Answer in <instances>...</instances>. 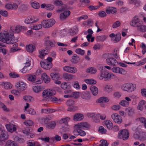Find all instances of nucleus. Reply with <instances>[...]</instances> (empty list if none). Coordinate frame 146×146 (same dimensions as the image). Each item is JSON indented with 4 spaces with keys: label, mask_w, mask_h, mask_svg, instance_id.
<instances>
[{
    "label": "nucleus",
    "mask_w": 146,
    "mask_h": 146,
    "mask_svg": "<svg viewBox=\"0 0 146 146\" xmlns=\"http://www.w3.org/2000/svg\"><path fill=\"white\" fill-rule=\"evenodd\" d=\"M107 36L105 35H103L97 36L96 37V39L97 41L103 42L107 38Z\"/></svg>",
    "instance_id": "a19ab883"
},
{
    "label": "nucleus",
    "mask_w": 146,
    "mask_h": 146,
    "mask_svg": "<svg viewBox=\"0 0 146 146\" xmlns=\"http://www.w3.org/2000/svg\"><path fill=\"white\" fill-rule=\"evenodd\" d=\"M56 111L55 109H43L41 110V112L44 113H50L54 112Z\"/></svg>",
    "instance_id": "79ce46f5"
},
{
    "label": "nucleus",
    "mask_w": 146,
    "mask_h": 146,
    "mask_svg": "<svg viewBox=\"0 0 146 146\" xmlns=\"http://www.w3.org/2000/svg\"><path fill=\"white\" fill-rule=\"evenodd\" d=\"M6 127L7 131L11 133H13L17 130L16 126L12 124H7Z\"/></svg>",
    "instance_id": "5701e85b"
},
{
    "label": "nucleus",
    "mask_w": 146,
    "mask_h": 146,
    "mask_svg": "<svg viewBox=\"0 0 146 146\" xmlns=\"http://www.w3.org/2000/svg\"><path fill=\"white\" fill-rule=\"evenodd\" d=\"M78 32L77 26H75L70 29L69 30V33L70 35L74 36Z\"/></svg>",
    "instance_id": "c756f323"
},
{
    "label": "nucleus",
    "mask_w": 146,
    "mask_h": 146,
    "mask_svg": "<svg viewBox=\"0 0 146 146\" xmlns=\"http://www.w3.org/2000/svg\"><path fill=\"white\" fill-rule=\"evenodd\" d=\"M131 99L130 97L126 96L124 99L121 100L119 103V105L123 107H128L129 106Z\"/></svg>",
    "instance_id": "1a4fd4ad"
},
{
    "label": "nucleus",
    "mask_w": 146,
    "mask_h": 146,
    "mask_svg": "<svg viewBox=\"0 0 146 146\" xmlns=\"http://www.w3.org/2000/svg\"><path fill=\"white\" fill-rule=\"evenodd\" d=\"M106 62L110 66H114L116 65L118 62L117 60L113 58H108L106 60Z\"/></svg>",
    "instance_id": "6ab92c4d"
},
{
    "label": "nucleus",
    "mask_w": 146,
    "mask_h": 146,
    "mask_svg": "<svg viewBox=\"0 0 146 146\" xmlns=\"http://www.w3.org/2000/svg\"><path fill=\"white\" fill-rule=\"evenodd\" d=\"M110 101L109 99L107 97H103L100 98L98 100V103L108 102Z\"/></svg>",
    "instance_id": "09e8293b"
},
{
    "label": "nucleus",
    "mask_w": 146,
    "mask_h": 146,
    "mask_svg": "<svg viewBox=\"0 0 146 146\" xmlns=\"http://www.w3.org/2000/svg\"><path fill=\"white\" fill-rule=\"evenodd\" d=\"M146 62V58H143L141 61L135 62H125L128 64H133L135 66H140L144 64Z\"/></svg>",
    "instance_id": "a878e982"
},
{
    "label": "nucleus",
    "mask_w": 146,
    "mask_h": 146,
    "mask_svg": "<svg viewBox=\"0 0 146 146\" xmlns=\"http://www.w3.org/2000/svg\"><path fill=\"white\" fill-rule=\"evenodd\" d=\"M146 104V101L145 100H142L139 103L137 109L138 110L142 111L143 109L144 106Z\"/></svg>",
    "instance_id": "58836bf2"
},
{
    "label": "nucleus",
    "mask_w": 146,
    "mask_h": 146,
    "mask_svg": "<svg viewBox=\"0 0 146 146\" xmlns=\"http://www.w3.org/2000/svg\"><path fill=\"white\" fill-rule=\"evenodd\" d=\"M9 139V135L7 133L6 131L2 132L0 135V141H4Z\"/></svg>",
    "instance_id": "c85d7f7f"
},
{
    "label": "nucleus",
    "mask_w": 146,
    "mask_h": 146,
    "mask_svg": "<svg viewBox=\"0 0 146 146\" xmlns=\"http://www.w3.org/2000/svg\"><path fill=\"white\" fill-rule=\"evenodd\" d=\"M26 50L30 53H32L36 50L35 46L32 44H30L26 45Z\"/></svg>",
    "instance_id": "393cba45"
},
{
    "label": "nucleus",
    "mask_w": 146,
    "mask_h": 146,
    "mask_svg": "<svg viewBox=\"0 0 146 146\" xmlns=\"http://www.w3.org/2000/svg\"><path fill=\"white\" fill-rule=\"evenodd\" d=\"M0 85L4 86L5 89L8 90L12 88V84L8 82H0Z\"/></svg>",
    "instance_id": "b1692460"
},
{
    "label": "nucleus",
    "mask_w": 146,
    "mask_h": 146,
    "mask_svg": "<svg viewBox=\"0 0 146 146\" xmlns=\"http://www.w3.org/2000/svg\"><path fill=\"white\" fill-rule=\"evenodd\" d=\"M111 117L113 122L117 124H120L123 122L122 117L117 113H113L111 114Z\"/></svg>",
    "instance_id": "6e6552de"
},
{
    "label": "nucleus",
    "mask_w": 146,
    "mask_h": 146,
    "mask_svg": "<svg viewBox=\"0 0 146 146\" xmlns=\"http://www.w3.org/2000/svg\"><path fill=\"white\" fill-rule=\"evenodd\" d=\"M72 85L73 87L77 90H79L80 88V86L77 81H75L73 82Z\"/></svg>",
    "instance_id": "8fccbe9b"
},
{
    "label": "nucleus",
    "mask_w": 146,
    "mask_h": 146,
    "mask_svg": "<svg viewBox=\"0 0 146 146\" xmlns=\"http://www.w3.org/2000/svg\"><path fill=\"white\" fill-rule=\"evenodd\" d=\"M33 66V62L31 58L28 56L26 59L25 66L29 68L28 70H31Z\"/></svg>",
    "instance_id": "dca6fc26"
},
{
    "label": "nucleus",
    "mask_w": 146,
    "mask_h": 146,
    "mask_svg": "<svg viewBox=\"0 0 146 146\" xmlns=\"http://www.w3.org/2000/svg\"><path fill=\"white\" fill-rule=\"evenodd\" d=\"M104 125H105L109 130H111L113 127V123L109 120H106L103 122Z\"/></svg>",
    "instance_id": "cd10ccee"
},
{
    "label": "nucleus",
    "mask_w": 146,
    "mask_h": 146,
    "mask_svg": "<svg viewBox=\"0 0 146 146\" xmlns=\"http://www.w3.org/2000/svg\"><path fill=\"white\" fill-rule=\"evenodd\" d=\"M113 96L114 98L119 99L121 97L122 94L119 91H116L113 93Z\"/></svg>",
    "instance_id": "4d7b16f0"
},
{
    "label": "nucleus",
    "mask_w": 146,
    "mask_h": 146,
    "mask_svg": "<svg viewBox=\"0 0 146 146\" xmlns=\"http://www.w3.org/2000/svg\"><path fill=\"white\" fill-rule=\"evenodd\" d=\"M106 12L107 14H115L117 12L116 8L112 6H108L106 8Z\"/></svg>",
    "instance_id": "aec40b11"
},
{
    "label": "nucleus",
    "mask_w": 146,
    "mask_h": 146,
    "mask_svg": "<svg viewBox=\"0 0 146 146\" xmlns=\"http://www.w3.org/2000/svg\"><path fill=\"white\" fill-rule=\"evenodd\" d=\"M84 118V116L82 114L77 113L73 116V119L75 121H80L82 120Z\"/></svg>",
    "instance_id": "4be33fe9"
},
{
    "label": "nucleus",
    "mask_w": 146,
    "mask_h": 146,
    "mask_svg": "<svg viewBox=\"0 0 146 146\" xmlns=\"http://www.w3.org/2000/svg\"><path fill=\"white\" fill-rule=\"evenodd\" d=\"M50 76L52 79L54 80L60 79V74L56 73H51L50 74Z\"/></svg>",
    "instance_id": "ea45409f"
},
{
    "label": "nucleus",
    "mask_w": 146,
    "mask_h": 146,
    "mask_svg": "<svg viewBox=\"0 0 146 146\" xmlns=\"http://www.w3.org/2000/svg\"><path fill=\"white\" fill-rule=\"evenodd\" d=\"M25 29L26 28L25 27L17 25L11 27V31H12L13 33H19L22 30H25Z\"/></svg>",
    "instance_id": "9d476101"
},
{
    "label": "nucleus",
    "mask_w": 146,
    "mask_h": 146,
    "mask_svg": "<svg viewBox=\"0 0 146 146\" xmlns=\"http://www.w3.org/2000/svg\"><path fill=\"white\" fill-rule=\"evenodd\" d=\"M70 120V118L69 117H66L65 118H62L58 121V123L60 124H66Z\"/></svg>",
    "instance_id": "864d4df0"
},
{
    "label": "nucleus",
    "mask_w": 146,
    "mask_h": 146,
    "mask_svg": "<svg viewBox=\"0 0 146 146\" xmlns=\"http://www.w3.org/2000/svg\"><path fill=\"white\" fill-rule=\"evenodd\" d=\"M0 41L7 44H13L17 42L18 40L15 38L12 31L5 29L0 33Z\"/></svg>",
    "instance_id": "f257e3e1"
},
{
    "label": "nucleus",
    "mask_w": 146,
    "mask_h": 146,
    "mask_svg": "<svg viewBox=\"0 0 146 146\" xmlns=\"http://www.w3.org/2000/svg\"><path fill=\"white\" fill-rule=\"evenodd\" d=\"M107 72L105 71H101L98 76V78L100 80H102L104 79L106 80V77Z\"/></svg>",
    "instance_id": "f704fd0d"
},
{
    "label": "nucleus",
    "mask_w": 146,
    "mask_h": 146,
    "mask_svg": "<svg viewBox=\"0 0 146 146\" xmlns=\"http://www.w3.org/2000/svg\"><path fill=\"white\" fill-rule=\"evenodd\" d=\"M143 21L137 16H135L130 23V25L141 32H146V25H143Z\"/></svg>",
    "instance_id": "f03ea898"
},
{
    "label": "nucleus",
    "mask_w": 146,
    "mask_h": 146,
    "mask_svg": "<svg viewBox=\"0 0 146 146\" xmlns=\"http://www.w3.org/2000/svg\"><path fill=\"white\" fill-rule=\"evenodd\" d=\"M76 131L78 133L77 134L74 133L76 131H74L73 132V133L75 135H80L81 136H84L86 135V133L85 132L82 130H77Z\"/></svg>",
    "instance_id": "49530a36"
},
{
    "label": "nucleus",
    "mask_w": 146,
    "mask_h": 146,
    "mask_svg": "<svg viewBox=\"0 0 146 146\" xmlns=\"http://www.w3.org/2000/svg\"><path fill=\"white\" fill-rule=\"evenodd\" d=\"M121 90L124 92L128 93L132 92L136 88L135 84L131 83H127L122 85L121 87Z\"/></svg>",
    "instance_id": "7ed1b4c3"
},
{
    "label": "nucleus",
    "mask_w": 146,
    "mask_h": 146,
    "mask_svg": "<svg viewBox=\"0 0 146 146\" xmlns=\"http://www.w3.org/2000/svg\"><path fill=\"white\" fill-rule=\"evenodd\" d=\"M80 58L76 54L74 55L72 57L71 61L74 63H77L79 60Z\"/></svg>",
    "instance_id": "603ef678"
},
{
    "label": "nucleus",
    "mask_w": 146,
    "mask_h": 146,
    "mask_svg": "<svg viewBox=\"0 0 146 146\" xmlns=\"http://www.w3.org/2000/svg\"><path fill=\"white\" fill-rule=\"evenodd\" d=\"M121 38V35L120 33H118L116 35L115 38L113 41L114 43L117 42L119 41Z\"/></svg>",
    "instance_id": "680f3d73"
},
{
    "label": "nucleus",
    "mask_w": 146,
    "mask_h": 146,
    "mask_svg": "<svg viewBox=\"0 0 146 146\" xmlns=\"http://www.w3.org/2000/svg\"><path fill=\"white\" fill-rule=\"evenodd\" d=\"M30 104L26 103V106H24V111L26 113L31 115H35L36 114V111L32 108H29Z\"/></svg>",
    "instance_id": "ddd939ff"
},
{
    "label": "nucleus",
    "mask_w": 146,
    "mask_h": 146,
    "mask_svg": "<svg viewBox=\"0 0 146 146\" xmlns=\"http://www.w3.org/2000/svg\"><path fill=\"white\" fill-rule=\"evenodd\" d=\"M112 72L116 74H119L122 75H125L126 74L125 70L122 68L117 66H114L111 68Z\"/></svg>",
    "instance_id": "9b49d317"
},
{
    "label": "nucleus",
    "mask_w": 146,
    "mask_h": 146,
    "mask_svg": "<svg viewBox=\"0 0 146 146\" xmlns=\"http://www.w3.org/2000/svg\"><path fill=\"white\" fill-rule=\"evenodd\" d=\"M97 72V69L94 67L88 68L86 70V73L91 74H96Z\"/></svg>",
    "instance_id": "473e14b6"
},
{
    "label": "nucleus",
    "mask_w": 146,
    "mask_h": 146,
    "mask_svg": "<svg viewBox=\"0 0 146 146\" xmlns=\"http://www.w3.org/2000/svg\"><path fill=\"white\" fill-rule=\"evenodd\" d=\"M42 26V24H34L33 25L32 29L35 30H38L41 29Z\"/></svg>",
    "instance_id": "5fc2aeb1"
},
{
    "label": "nucleus",
    "mask_w": 146,
    "mask_h": 146,
    "mask_svg": "<svg viewBox=\"0 0 146 146\" xmlns=\"http://www.w3.org/2000/svg\"><path fill=\"white\" fill-rule=\"evenodd\" d=\"M33 91L36 93H38L42 90L41 87L39 86H34L32 87Z\"/></svg>",
    "instance_id": "3c124183"
},
{
    "label": "nucleus",
    "mask_w": 146,
    "mask_h": 146,
    "mask_svg": "<svg viewBox=\"0 0 146 146\" xmlns=\"http://www.w3.org/2000/svg\"><path fill=\"white\" fill-rule=\"evenodd\" d=\"M22 132L25 136L28 137L33 138L35 136L34 131L32 129L27 128L23 129L22 130Z\"/></svg>",
    "instance_id": "f8f14e48"
},
{
    "label": "nucleus",
    "mask_w": 146,
    "mask_h": 146,
    "mask_svg": "<svg viewBox=\"0 0 146 146\" xmlns=\"http://www.w3.org/2000/svg\"><path fill=\"white\" fill-rule=\"evenodd\" d=\"M41 78L46 84L49 83L51 81V79L46 73H44L41 75Z\"/></svg>",
    "instance_id": "bb28decb"
},
{
    "label": "nucleus",
    "mask_w": 146,
    "mask_h": 146,
    "mask_svg": "<svg viewBox=\"0 0 146 146\" xmlns=\"http://www.w3.org/2000/svg\"><path fill=\"white\" fill-rule=\"evenodd\" d=\"M63 69L64 71L72 74L76 73L77 72V69L74 67L65 66L63 67Z\"/></svg>",
    "instance_id": "2eb2a0df"
},
{
    "label": "nucleus",
    "mask_w": 146,
    "mask_h": 146,
    "mask_svg": "<svg viewBox=\"0 0 146 146\" xmlns=\"http://www.w3.org/2000/svg\"><path fill=\"white\" fill-rule=\"evenodd\" d=\"M31 7L35 9H38L40 7L39 3L35 1H31Z\"/></svg>",
    "instance_id": "4c0bfd02"
},
{
    "label": "nucleus",
    "mask_w": 146,
    "mask_h": 146,
    "mask_svg": "<svg viewBox=\"0 0 146 146\" xmlns=\"http://www.w3.org/2000/svg\"><path fill=\"white\" fill-rule=\"evenodd\" d=\"M63 78L66 80L70 81L73 79L75 76L67 73H65L63 74Z\"/></svg>",
    "instance_id": "2f4dec72"
},
{
    "label": "nucleus",
    "mask_w": 146,
    "mask_h": 146,
    "mask_svg": "<svg viewBox=\"0 0 146 146\" xmlns=\"http://www.w3.org/2000/svg\"><path fill=\"white\" fill-rule=\"evenodd\" d=\"M75 52L77 54L81 56L84 55L85 52L84 50H82L80 48H77L75 50Z\"/></svg>",
    "instance_id": "6e6d98bb"
},
{
    "label": "nucleus",
    "mask_w": 146,
    "mask_h": 146,
    "mask_svg": "<svg viewBox=\"0 0 146 146\" xmlns=\"http://www.w3.org/2000/svg\"><path fill=\"white\" fill-rule=\"evenodd\" d=\"M39 20V18L33 15H29L24 20V22L26 24L31 25L38 22Z\"/></svg>",
    "instance_id": "39448f33"
},
{
    "label": "nucleus",
    "mask_w": 146,
    "mask_h": 146,
    "mask_svg": "<svg viewBox=\"0 0 146 146\" xmlns=\"http://www.w3.org/2000/svg\"><path fill=\"white\" fill-rule=\"evenodd\" d=\"M119 137L122 138L124 140H127L129 137V134L128 131L126 129L120 130L119 133Z\"/></svg>",
    "instance_id": "4468645a"
},
{
    "label": "nucleus",
    "mask_w": 146,
    "mask_h": 146,
    "mask_svg": "<svg viewBox=\"0 0 146 146\" xmlns=\"http://www.w3.org/2000/svg\"><path fill=\"white\" fill-rule=\"evenodd\" d=\"M113 86L110 84H106L103 86L104 91L106 92L109 93L113 91Z\"/></svg>",
    "instance_id": "a211bd4d"
},
{
    "label": "nucleus",
    "mask_w": 146,
    "mask_h": 146,
    "mask_svg": "<svg viewBox=\"0 0 146 146\" xmlns=\"http://www.w3.org/2000/svg\"><path fill=\"white\" fill-rule=\"evenodd\" d=\"M138 138L141 141H144L146 140V132H142L139 135Z\"/></svg>",
    "instance_id": "72a5a7b5"
},
{
    "label": "nucleus",
    "mask_w": 146,
    "mask_h": 146,
    "mask_svg": "<svg viewBox=\"0 0 146 146\" xmlns=\"http://www.w3.org/2000/svg\"><path fill=\"white\" fill-rule=\"evenodd\" d=\"M70 12L68 10H66L60 15V19L62 20H66L70 15Z\"/></svg>",
    "instance_id": "412c9836"
},
{
    "label": "nucleus",
    "mask_w": 146,
    "mask_h": 146,
    "mask_svg": "<svg viewBox=\"0 0 146 146\" xmlns=\"http://www.w3.org/2000/svg\"><path fill=\"white\" fill-rule=\"evenodd\" d=\"M15 86L16 88L19 90L21 92L25 91L27 88L26 84L22 81H19L17 82Z\"/></svg>",
    "instance_id": "423d86ee"
},
{
    "label": "nucleus",
    "mask_w": 146,
    "mask_h": 146,
    "mask_svg": "<svg viewBox=\"0 0 146 146\" xmlns=\"http://www.w3.org/2000/svg\"><path fill=\"white\" fill-rule=\"evenodd\" d=\"M56 94L55 91L52 89H47L44 90L42 93V96L45 100H49V99Z\"/></svg>",
    "instance_id": "20e7f679"
},
{
    "label": "nucleus",
    "mask_w": 146,
    "mask_h": 146,
    "mask_svg": "<svg viewBox=\"0 0 146 146\" xmlns=\"http://www.w3.org/2000/svg\"><path fill=\"white\" fill-rule=\"evenodd\" d=\"M81 123L82 129H88L90 127V124L87 122H81Z\"/></svg>",
    "instance_id": "0e129e2a"
},
{
    "label": "nucleus",
    "mask_w": 146,
    "mask_h": 146,
    "mask_svg": "<svg viewBox=\"0 0 146 146\" xmlns=\"http://www.w3.org/2000/svg\"><path fill=\"white\" fill-rule=\"evenodd\" d=\"M45 50H41L39 51V56L41 58H43L44 56L47 54L45 52Z\"/></svg>",
    "instance_id": "338daca9"
},
{
    "label": "nucleus",
    "mask_w": 146,
    "mask_h": 146,
    "mask_svg": "<svg viewBox=\"0 0 146 146\" xmlns=\"http://www.w3.org/2000/svg\"><path fill=\"white\" fill-rule=\"evenodd\" d=\"M41 67L46 70H49L52 66V64L48 63L46 60L41 61L40 63Z\"/></svg>",
    "instance_id": "f3484780"
},
{
    "label": "nucleus",
    "mask_w": 146,
    "mask_h": 146,
    "mask_svg": "<svg viewBox=\"0 0 146 146\" xmlns=\"http://www.w3.org/2000/svg\"><path fill=\"white\" fill-rule=\"evenodd\" d=\"M56 123L55 122L51 121L49 123L48 125V128L50 129H53L55 127Z\"/></svg>",
    "instance_id": "13d9d810"
},
{
    "label": "nucleus",
    "mask_w": 146,
    "mask_h": 146,
    "mask_svg": "<svg viewBox=\"0 0 146 146\" xmlns=\"http://www.w3.org/2000/svg\"><path fill=\"white\" fill-rule=\"evenodd\" d=\"M53 102L56 104H59L63 100L60 98L58 99L55 97H51L49 100Z\"/></svg>",
    "instance_id": "c9c22d12"
},
{
    "label": "nucleus",
    "mask_w": 146,
    "mask_h": 146,
    "mask_svg": "<svg viewBox=\"0 0 146 146\" xmlns=\"http://www.w3.org/2000/svg\"><path fill=\"white\" fill-rule=\"evenodd\" d=\"M72 97L75 98H78L80 96V93L78 92H72L71 93Z\"/></svg>",
    "instance_id": "bf43d9fd"
},
{
    "label": "nucleus",
    "mask_w": 146,
    "mask_h": 146,
    "mask_svg": "<svg viewBox=\"0 0 146 146\" xmlns=\"http://www.w3.org/2000/svg\"><path fill=\"white\" fill-rule=\"evenodd\" d=\"M116 75L111 72H107L106 77V80L109 81L111 80L116 78Z\"/></svg>",
    "instance_id": "7c9ffc66"
},
{
    "label": "nucleus",
    "mask_w": 146,
    "mask_h": 146,
    "mask_svg": "<svg viewBox=\"0 0 146 146\" xmlns=\"http://www.w3.org/2000/svg\"><path fill=\"white\" fill-rule=\"evenodd\" d=\"M81 97L82 99L88 101L90 99L91 95L89 93H85L81 95Z\"/></svg>",
    "instance_id": "a18cd8bd"
},
{
    "label": "nucleus",
    "mask_w": 146,
    "mask_h": 146,
    "mask_svg": "<svg viewBox=\"0 0 146 146\" xmlns=\"http://www.w3.org/2000/svg\"><path fill=\"white\" fill-rule=\"evenodd\" d=\"M98 130L99 132L103 134H106L107 131L106 129L102 126L100 127Z\"/></svg>",
    "instance_id": "69168bd1"
},
{
    "label": "nucleus",
    "mask_w": 146,
    "mask_h": 146,
    "mask_svg": "<svg viewBox=\"0 0 146 146\" xmlns=\"http://www.w3.org/2000/svg\"><path fill=\"white\" fill-rule=\"evenodd\" d=\"M11 10H16L17 9L18 7V5L17 4L11 2Z\"/></svg>",
    "instance_id": "774afa93"
},
{
    "label": "nucleus",
    "mask_w": 146,
    "mask_h": 146,
    "mask_svg": "<svg viewBox=\"0 0 146 146\" xmlns=\"http://www.w3.org/2000/svg\"><path fill=\"white\" fill-rule=\"evenodd\" d=\"M84 81L86 83L89 84H95L96 83V81L92 79H84Z\"/></svg>",
    "instance_id": "de8ad7c7"
},
{
    "label": "nucleus",
    "mask_w": 146,
    "mask_h": 146,
    "mask_svg": "<svg viewBox=\"0 0 146 146\" xmlns=\"http://www.w3.org/2000/svg\"><path fill=\"white\" fill-rule=\"evenodd\" d=\"M5 146H19V145L13 141L8 140L6 142Z\"/></svg>",
    "instance_id": "e433bc0d"
},
{
    "label": "nucleus",
    "mask_w": 146,
    "mask_h": 146,
    "mask_svg": "<svg viewBox=\"0 0 146 146\" xmlns=\"http://www.w3.org/2000/svg\"><path fill=\"white\" fill-rule=\"evenodd\" d=\"M53 4L57 6H61L63 4L62 2L59 0H54L53 1Z\"/></svg>",
    "instance_id": "e2e57ef3"
},
{
    "label": "nucleus",
    "mask_w": 146,
    "mask_h": 146,
    "mask_svg": "<svg viewBox=\"0 0 146 146\" xmlns=\"http://www.w3.org/2000/svg\"><path fill=\"white\" fill-rule=\"evenodd\" d=\"M0 14L5 17H7L9 15L7 11L4 9H0Z\"/></svg>",
    "instance_id": "052dcab7"
},
{
    "label": "nucleus",
    "mask_w": 146,
    "mask_h": 146,
    "mask_svg": "<svg viewBox=\"0 0 146 146\" xmlns=\"http://www.w3.org/2000/svg\"><path fill=\"white\" fill-rule=\"evenodd\" d=\"M90 90L92 94L94 96L97 95L98 93V89L97 87L95 86H92L90 87Z\"/></svg>",
    "instance_id": "37998d69"
},
{
    "label": "nucleus",
    "mask_w": 146,
    "mask_h": 146,
    "mask_svg": "<svg viewBox=\"0 0 146 146\" xmlns=\"http://www.w3.org/2000/svg\"><path fill=\"white\" fill-rule=\"evenodd\" d=\"M55 23V21L54 19H50L47 20H43L41 23L44 28H48L51 27Z\"/></svg>",
    "instance_id": "0eeeda50"
},
{
    "label": "nucleus",
    "mask_w": 146,
    "mask_h": 146,
    "mask_svg": "<svg viewBox=\"0 0 146 146\" xmlns=\"http://www.w3.org/2000/svg\"><path fill=\"white\" fill-rule=\"evenodd\" d=\"M51 117L49 116L44 117L39 120V121L42 124L46 123L48 121L51 119Z\"/></svg>",
    "instance_id": "c03bdc74"
}]
</instances>
